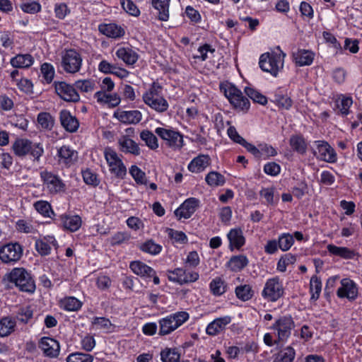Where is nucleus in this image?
Listing matches in <instances>:
<instances>
[{
    "mask_svg": "<svg viewBox=\"0 0 362 362\" xmlns=\"http://www.w3.org/2000/svg\"><path fill=\"white\" fill-rule=\"evenodd\" d=\"M353 104V100L351 97L343 96L339 101L337 107L342 115H347L349 113V108Z\"/></svg>",
    "mask_w": 362,
    "mask_h": 362,
    "instance_id": "nucleus-60",
    "label": "nucleus"
},
{
    "mask_svg": "<svg viewBox=\"0 0 362 362\" xmlns=\"http://www.w3.org/2000/svg\"><path fill=\"white\" fill-rule=\"evenodd\" d=\"M180 354L177 348H165L160 351L162 362H178Z\"/></svg>",
    "mask_w": 362,
    "mask_h": 362,
    "instance_id": "nucleus-39",
    "label": "nucleus"
},
{
    "mask_svg": "<svg viewBox=\"0 0 362 362\" xmlns=\"http://www.w3.org/2000/svg\"><path fill=\"white\" fill-rule=\"evenodd\" d=\"M227 285L221 277H216L209 284V288L213 295L220 296L226 291Z\"/></svg>",
    "mask_w": 362,
    "mask_h": 362,
    "instance_id": "nucleus-40",
    "label": "nucleus"
},
{
    "mask_svg": "<svg viewBox=\"0 0 362 362\" xmlns=\"http://www.w3.org/2000/svg\"><path fill=\"white\" fill-rule=\"evenodd\" d=\"M116 56L129 65L135 64L138 59V54L128 47H119L117 49Z\"/></svg>",
    "mask_w": 362,
    "mask_h": 362,
    "instance_id": "nucleus-33",
    "label": "nucleus"
},
{
    "mask_svg": "<svg viewBox=\"0 0 362 362\" xmlns=\"http://www.w3.org/2000/svg\"><path fill=\"white\" fill-rule=\"evenodd\" d=\"M54 86L56 93L62 100L73 103L79 101L80 96L73 86L64 81H55Z\"/></svg>",
    "mask_w": 362,
    "mask_h": 362,
    "instance_id": "nucleus-12",
    "label": "nucleus"
},
{
    "mask_svg": "<svg viewBox=\"0 0 362 362\" xmlns=\"http://www.w3.org/2000/svg\"><path fill=\"white\" fill-rule=\"evenodd\" d=\"M61 223L64 229L71 232L78 230L81 226L82 221L79 216L62 214L60 216Z\"/></svg>",
    "mask_w": 362,
    "mask_h": 362,
    "instance_id": "nucleus-28",
    "label": "nucleus"
},
{
    "mask_svg": "<svg viewBox=\"0 0 362 362\" xmlns=\"http://www.w3.org/2000/svg\"><path fill=\"white\" fill-rule=\"evenodd\" d=\"M16 326V322L8 317L0 320V337H4L10 334Z\"/></svg>",
    "mask_w": 362,
    "mask_h": 362,
    "instance_id": "nucleus-47",
    "label": "nucleus"
},
{
    "mask_svg": "<svg viewBox=\"0 0 362 362\" xmlns=\"http://www.w3.org/2000/svg\"><path fill=\"white\" fill-rule=\"evenodd\" d=\"M286 54L283 52L279 53H264L260 56L259 67L263 71L270 73L273 76H277L280 70L284 67Z\"/></svg>",
    "mask_w": 362,
    "mask_h": 362,
    "instance_id": "nucleus-3",
    "label": "nucleus"
},
{
    "mask_svg": "<svg viewBox=\"0 0 362 362\" xmlns=\"http://www.w3.org/2000/svg\"><path fill=\"white\" fill-rule=\"evenodd\" d=\"M341 286L337 289V295L340 298H347L354 300L358 297V287L351 279L345 278L341 280Z\"/></svg>",
    "mask_w": 362,
    "mask_h": 362,
    "instance_id": "nucleus-14",
    "label": "nucleus"
},
{
    "mask_svg": "<svg viewBox=\"0 0 362 362\" xmlns=\"http://www.w3.org/2000/svg\"><path fill=\"white\" fill-rule=\"evenodd\" d=\"M37 120L40 127L47 130H51L54 124V117L47 112H40Z\"/></svg>",
    "mask_w": 362,
    "mask_h": 362,
    "instance_id": "nucleus-44",
    "label": "nucleus"
},
{
    "mask_svg": "<svg viewBox=\"0 0 362 362\" xmlns=\"http://www.w3.org/2000/svg\"><path fill=\"white\" fill-rule=\"evenodd\" d=\"M140 139L151 149L156 150L158 148V141L156 136L151 131L144 129L140 133Z\"/></svg>",
    "mask_w": 362,
    "mask_h": 362,
    "instance_id": "nucleus-37",
    "label": "nucleus"
},
{
    "mask_svg": "<svg viewBox=\"0 0 362 362\" xmlns=\"http://www.w3.org/2000/svg\"><path fill=\"white\" fill-rule=\"evenodd\" d=\"M235 294L238 298L247 301L252 298L253 291L249 284L240 285L236 287Z\"/></svg>",
    "mask_w": 362,
    "mask_h": 362,
    "instance_id": "nucleus-48",
    "label": "nucleus"
},
{
    "mask_svg": "<svg viewBox=\"0 0 362 362\" xmlns=\"http://www.w3.org/2000/svg\"><path fill=\"white\" fill-rule=\"evenodd\" d=\"M296 260V258L294 255L288 253L279 259L277 263L276 269L279 272H284L286 270L287 266L291 264H293Z\"/></svg>",
    "mask_w": 362,
    "mask_h": 362,
    "instance_id": "nucleus-54",
    "label": "nucleus"
},
{
    "mask_svg": "<svg viewBox=\"0 0 362 362\" xmlns=\"http://www.w3.org/2000/svg\"><path fill=\"white\" fill-rule=\"evenodd\" d=\"M139 249L145 253L157 255L162 251L163 247L153 240L149 239L141 243L139 245Z\"/></svg>",
    "mask_w": 362,
    "mask_h": 362,
    "instance_id": "nucleus-38",
    "label": "nucleus"
},
{
    "mask_svg": "<svg viewBox=\"0 0 362 362\" xmlns=\"http://www.w3.org/2000/svg\"><path fill=\"white\" fill-rule=\"evenodd\" d=\"M33 239L35 240V249L40 255L46 256L50 254L51 247L47 242L39 240L37 236H34Z\"/></svg>",
    "mask_w": 362,
    "mask_h": 362,
    "instance_id": "nucleus-58",
    "label": "nucleus"
},
{
    "mask_svg": "<svg viewBox=\"0 0 362 362\" xmlns=\"http://www.w3.org/2000/svg\"><path fill=\"white\" fill-rule=\"evenodd\" d=\"M42 177L51 193H58L65 190V185L58 176L45 172L42 174Z\"/></svg>",
    "mask_w": 362,
    "mask_h": 362,
    "instance_id": "nucleus-19",
    "label": "nucleus"
},
{
    "mask_svg": "<svg viewBox=\"0 0 362 362\" xmlns=\"http://www.w3.org/2000/svg\"><path fill=\"white\" fill-rule=\"evenodd\" d=\"M231 317L230 316H224L215 319L210 322L206 329V332L210 336H215L225 329L226 327L230 323Z\"/></svg>",
    "mask_w": 362,
    "mask_h": 362,
    "instance_id": "nucleus-22",
    "label": "nucleus"
},
{
    "mask_svg": "<svg viewBox=\"0 0 362 362\" xmlns=\"http://www.w3.org/2000/svg\"><path fill=\"white\" fill-rule=\"evenodd\" d=\"M40 348L45 356L55 358L60 352V345L58 341L51 337H42L40 339Z\"/></svg>",
    "mask_w": 362,
    "mask_h": 362,
    "instance_id": "nucleus-15",
    "label": "nucleus"
},
{
    "mask_svg": "<svg viewBox=\"0 0 362 362\" xmlns=\"http://www.w3.org/2000/svg\"><path fill=\"white\" fill-rule=\"evenodd\" d=\"M285 289L279 276L268 279L261 292L262 297L267 302H276L284 296Z\"/></svg>",
    "mask_w": 362,
    "mask_h": 362,
    "instance_id": "nucleus-4",
    "label": "nucleus"
},
{
    "mask_svg": "<svg viewBox=\"0 0 362 362\" xmlns=\"http://www.w3.org/2000/svg\"><path fill=\"white\" fill-rule=\"evenodd\" d=\"M130 235L127 232H117L111 238V245H120L129 240Z\"/></svg>",
    "mask_w": 362,
    "mask_h": 362,
    "instance_id": "nucleus-64",
    "label": "nucleus"
},
{
    "mask_svg": "<svg viewBox=\"0 0 362 362\" xmlns=\"http://www.w3.org/2000/svg\"><path fill=\"white\" fill-rule=\"evenodd\" d=\"M98 30L103 35L112 38H119L124 35V30L115 23L100 24L98 25Z\"/></svg>",
    "mask_w": 362,
    "mask_h": 362,
    "instance_id": "nucleus-24",
    "label": "nucleus"
},
{
    "mask_svg": "<svg viewBox=\"0 0 362 362\" xmlns=\"http://www.w3.org/2000/svg\"><path fill=\"white\" fill-rule=\"evenodd\" d=\"M199 206V200L196 198H189L186 199L175 211V215L179 218H189L195 212Z\"/></svg>",
    "mask_w": 362,
    "mask_h": 362,
    "instance_id": "nucleus-17",
    "label": "nucleus"
},
{
    "mask_svg": "<svg viewBox=\"0 0 362 362\" xmlns=\"http://www.w3.org/2000/svg\"><path fill=\"white\" fill-rule=\"evenodd\" d=\"M95 83L91 80H78L75 82V86L82 92L88 93L94 89Z\"/></svg>",
    "mask_w": 362,
    "mask_h": 362,
    "instance_id": "nucleus-62",
    "label": "nucleus"
},
{
    "mask_svg": "<svg viewBox=\"0 0 362 362\" xmlns=\"http://www.w3.org/2000/svg\"><path fill=\"white\" fill-rule=\"evenodd\" d=\"M60 122L62 127L69 132L77 131L79 123L78 119L71 115L69 111L62 110L59 113Z\"/></svg>",
    "mask_w": 362,
    "mask_h": 362,
    "instance_id": "nucleus-23",
    "label": "nucleus"
},
{
    "mask_svg": "<svg viewBox=\"0 0 362 362\" xmlns=\"http://www.w3.org/2000/svg\"><path fill=\"white\" fill-rule=\"evenodd\" d=\"M143 100L146 105L160 113L167 111L169 107L168 101L163 96L152 98H147V99Z\"/></svg>",
    "mask_w": 362,
    "mask_h": 362,
    "instance_id": "nucleus-31",
    "label": "nucleus"
},
{
    "mask_svg": "<svg viewBox=\"0 0 362 362\" xmlns=\"http://www.w3.org/2000/svg\"><path fill=\"white\" fill-rule=\"evenodd\" d=\"M113 117L124 124H138L142 119V114L139 110H117Z\"/></svg>",
    "mask_w": 362,
    "mask_h": 362,
    "instance_id": "nucleus-18",
    "label": "nucleus"
},
{
    "mask_svg": "<svg viewBox=\"0 0 362 362\" xmlns=\"http://www.w3.org/2000/svg\"><path fill=\"white\" fill-rule=\"evenodd\" d=\"M249 260L244 255L232 256L227 263L229 269L234 272H240L247 266Z\"/></svg>",
    "mask_w": 362,
    "mask_h": 362,
    "instance_id": "nucleus-32",
    "label": "nucleus"
},
{
    "mask_svg": "<svg viewBox=\"0 0 362 362\" xmlns=\"http://www.w3.org/2000/svg\"><path fill=\"white\" fill-rule=\"evenodd\" d=\"M44 152L42 146L39 143L24 141V167L30 169L39 163Z\"/></svg>",
    "mask_w": 362,
    "mask_h": 362,
    "instance_id": "nucleus-6",
    "label": "nucleus"
},
{
    "mask_svg": "<svg viewBox=\"0 0 362 362\" xmlns=\"http://www.w3.org/2000/svg\"><path fill=\"white\" fill-rule=\"evenodd\" d=\"M317 151H314V155L320 160L334 163L337 161V153L334 149L325 141H315Z\"/></svg>",
    "mask_w": 362,
    "mask_h": 362,
    "instance_id": "nucleus-13",
    "label": "nucleus"
},
{
    "mask_svg": "<svg viewBox=\"0 0 362 362\" xmlns=\"http://www.w3.org/2000/svg\"><path fill=\"white\" fill-rule=\"evenodd\" d=\"M210 164L208 155H199L193 158L188 165V170L192 173H200L204 170Z\"/></svg>",
    "mask_w": 362,
    "mask_h": 362,
    "instance_id": "nucleus-27",
    "label": "nucleus"
},
{
    "mask_svg": "<svg viewBox=\"0 0 362 362\" xmlns=\"http://www.w3.org/2000/svg\"><path fill=\"white\" fill-rule=\"evenodd\" d=\"M119 150L124 153H130L134 156H139L141 149L139 144L127 136H122L118 139Z\"/></svg>",
    "mask_w": 362,
    "mask_h": 362,
    "instance_id": "nucleus-20",
    "label": "nucleus"
},
{
    "mask_svg": "<svg viewBox=\"0 0 362 362\" xmlns=\"http://www.w3.org/2000/svg\"><path fill=\"white\" fill-rule=\"evenodd\" d=\"M9 282L13 284L21 291H23V268H14L7 275Z\"/></svg>",
    "mask_w": 362,
    "mask_h": 362,
    "instance_id": "nucleus-43",
    "label": "nucleus"
},
{
    "mask_svg": "<svg viewBox=\"0 0 362 362\" xmlns=\"http://www.w3.org/2000/svg\"><path fill=\"white\" fill-rule=\"evenodd\" d=\"M129 173L137 184L146 185V174L136 165H132L129 169Z\"/></svg>",
    "mask_w": 362,
    "mask_h": 362,
    "instance_id": "nucleus-52",
    "label": "nucleus"
},
{
    "mask_svg": "<svg viewBox=\"0 0 362 362\" xmlns=\"http://www.w3.org/2000/svg\"><path fill=\"white\" fill-rule=\"evenodd\" d=\"M120 4L122 8L129 15L136 17L140 15V10L132 0H120Z\"/></svg>",
    "mask_w": 362,
    "mask_h": 362,
    "instance_id": "nucleus-53",
    "label": "nucleus"
},
{
    "mask_svg": "<svg viewBox=\"0 0 362 362\" xmlns=\"http://www.w3.org/2000/svg\"><path fill=\"white\" fill-rule=\"evenodd\" d=\"M167 233L168 236L173 240L174 243L185 244L187 242V235L182 231L168 228Z\"/></svg>",
    "mask_w": 362,
    "mask_h": 362,
    "instance_id": "nucleus-57",
    "label": "nucleus"
},
{
    "mask_svg": "<svg viewBox=\"0 0 362 362\" xmlns=\"http://www.w3.org/2000/svg\"><path fill=\"white\" fill-rule=\"evenodd\" d=\"M296 356L295 350L291 346L281 350L273 362H293Z\"/></svg>",
    "mask_w": 362,
    "mask_h": 362,
    "instance_id": "nucleus-46",
    "label": "nucleus"
},
{
    "mask_svg": "<svg viewBox=\"0 0 362 362\" xmlns=\"http://www.w3.org/2000/svg\"><path fill=\"white\" fill-rule=\"evenodd\" d=\"M229 241V247L233 250V247L239 250L245 243V238L243 236V231L240 228H233L227 234Z\"/></svg>",
    "mask_w": 362,
    "mask_h": 362,
    "instance_id": "nucleus-25",
    "label": "nucleus"
},
{
    "mask_svg": "<svg viewBox=\"0 0 362 362\" xmlns=\"http://www.w3.org/2000/svg\"><path fill=\"white\" fill-rule=\"evenodd\" d=\"M58 162L66 167L73 165L78 160V152L69 146H62L57 150Z\"/></svg>",
    "mask_w": 362,
    "mask_h": 362,
    "instance_id": "nucleus-16",
    "label": "nucleus"
},
{
    "mask_svg": "<svg viewBox=\"0 0 362 362\" xmlns=\"http://www.w3.org/2000/svg\"><path fill=\"white\" fill-rule=\"evenodd\" d=\"M82 176L83 181L87 185L96 187L100 184V180L98 178L97 174L90 169L83 170Z\"/></svg>",
    "mask_w": 362,
    "mask_h": 362,
    "instance_id": "nucleus-56",
    "label": "nucleus"
},
{
    "mask_svg": "<svg viewBox=\"0 0 362 362\" xmlns=\"http://www.w3.org/2000/svg\"><path fill=\"white\" fill-rule=\"evenodd\" d=\"M104 156L110 173L117 177H123L126 175L127 169L117 152L108 147L105 149Z\"/></svg>",
    "mask_w": 362,
    "mask_h": 362,
    "instance_id": "nucleus-10",
    "label": "nucleus"
},
{
    "mask_svg": "<svg viewBox=\"0 0 362 362\" xmlns=\"http://www.w3.org/2000/svg\"><path fill=\"white\" fill-rule=\"evenodd\" d=\"M189 318V315L185 311H178L160 318L158 320V335L165 336L171 334Z\"/></svg>",
    "mask_w": 362,
    "mask_h": 362,
    "instance_id": "nucleus-1",
    "label": "nucleus"
},
{
    "mask_svg": "<svg viewBox=\"0 0 362 362\" xmlns=\"http://www.w3.org/2000/svg\"><path fill=\"white\" fill-rule=\"evenodd\" d=\"M33 206L35 210L44 217L53 218L55 216L51 204L47 201H37L33 204Z\"/></svg>",
    "mask_w": 362,
    "mask_h": 362,
    "instance_id": "nucleus-36",
    "label": "nucleus"
},
{
    "mask_svg": "<svg viewBox=\"0 0 362 362\" xmlns=\"http://www.w3.org/2000/svg\"><path fill=\"white\" fill-rule=\"evenodd\" d=\"M23 249L20 244L11 243L0 247V259L7 264H13L18 261L22 255Z\"/></svg>",
    "mask_w": 362,
    "mask_h": 362,
    "instance_id": "nucleus-11",
    "label": "nucleus"
},
{
    "mask_svg": "<svg viewBox=\"0 0 362 362\" xmlns=\"http://www.w3.org/2000/svg\"><path fill=\"white\" fill-rule=\"evenodd\" d=\"M289 144L293 151L300 154H304L307 150V144L302 135H292L289 139Z\"/></svg>",
    "mask_w": 362,
    "mask_h": 362,
    "instance_id": "nucleus-35",
    "label": "nucleus"
},
{
    "mask_svg": "<svg viewBox=\"0 0 362 362\" xmlns=\"http://www.w3.org/2000/svg\"><path fill=\"white\" fill-rule=\"evenodd\" d=\"M245 93L255 103H257L261 105H265L267 103V99L264 95L252 88L246 87L245 88Z\"/></svg>",
    "mask_w": 362,
    "mask_h": 362,
    "instance_id": "nucleus-55",
    "label": "nucleus"
},
{
    "mask_svg": "<svg viewBox=\"0 0 362 362\" xmlns=\"http://www.w3.org/2000/svg\"><path fill=\"white\" fill-rule=\"evenodd\" d=\"M41 72L46 82L50 83L55 74L54 66L51 64L44 63L41 65Z\"/></svg>",
    "mask_w": 362,
    "mask_h": 362,
    "instance_id": "nucleus-59",
    "label": "nucleus"
},
{
    "mask_svg": "<svg viewBox=\"0 0 362 362\" xmlns=\"http://www.w3.org/2000/svg\"><path fill=\"white\" fill-rule=\"evenodd\" d=\"M220 88L235 109L243 112L249 110L250 103L248 98L235 85L231 83H223L220 85Z\"/></svg>",
    "mask_w": 362,
    "mask_h": 362,
    "instance_id": "nucleus-2",
    "label": "nucleus"
},
{
    "mask_svg": "<svg viewBox=\"0 0 362 362\" xmlns=\"http://www.w3.org/2000/svg\"><path fill=\"white\" fill-rule=\"evenodd\" d=\"M41 5L35 1H24V13L35 14L40 11Z\"/></svg>",
    "mask_w": 362,
    "mask_h": 362,
    "instance_id": "nucleus-63",
    "label": "nucleus"
},
{
    "mask_svg": "<svg viewBox=\"0 0 362 362\" xmlns=\"http://www.w3.org/2000/svg\"><path fill=\"white\" fill-rule=\"evenodd\" d=\"M94 98L101 105H107L109 107H117L121 101L117 93H107L104 90H99L94 94Z\"/></svg>",
    "mask_w": 362,
    "mask_h": 362,
    "instance_id": "nucleus-21",
    "label": "nucleus"
},
{
    "mask_svg": "<svg viewBox=\"0 0 362 362\" xmlns=\"http://www.w3.org/2000/svg\"><path fill=\"white\" fill-rule=\"evenodd\" d=\"M94 357L89 354L74 352L70 354L66 358V362H93Z\"/></svg>",
    "mask_w": 362,
    "mask_h": 362,
    "instance_id": "nucleus-50",
    "label": "nucleus"
},
{
    "mask_svg": "<svg viewBox=\"0 0 362 362\" xmlns=\"http://www.w3.org/2000/svg\"><path fill=\"white\" fill-rule=\"evenodd\" d=\"M82 62L81 54L74 49H70L62 55V66L66 73L76 74L80 71Z\"/></svg>",
    "mask_w": 362,
    "mask_h": 362,
    "instance_id": "nucleus-7",
    "label": "nucleus"
},
{
    "mask_svg": "<svg viewBox=\"0 0 362 362\" xmlns=\"http://www.w3.org/2000/svg\"><path fill=\"white\" fill-rule=\"evenodd\" d=\"M296 64L299 66H309L314 59V54L306 49H299L293 54Z\"/></svg>",
    "mask_w": 362,
    "mask_h": 362,
    "instance_id": "nucleus-30",
    "label": "nucleus"
},
{
    "mask_svg": "<svg viewBox=\"0 0 362 362\" xmlns=\"http://www.w3.org/2000/svg\"><path fill=\"white\" fill-rule=\"evenodd\" d=\"M92 325L98 329L110 332L113 325L108 318L103 317H94L91 321Z\"/></svg>",
    "mask_w": 362,
    "mask_h": 362,
    "instance_id": "nucleus-49",
    "label": "nucleus"
},
{
    "mask_svg": "<svg viewBox=\"0 0 362 362\" xmlns=\"http://www.w3.org/2000/svg\"><path fill=\"white\" fill-rule=\"evenodd\" d=\"M205 181L210 187L223 186L226 182L225 177L216 171L209 172L205 177Z\"/></svg>",
    "mask_w": 362,
    "mask_h": 362,
    "instance_id": "nucleus-41",
    "label": "nucleus"
},
{
    "mask_svg": "<svg viewBox=\"0 0 362 362\" xmlns=\"http://www.w3.org/2000/svg\"><path fill=\"white\" fill-rule=\"evenodd\" d=\"M322 282L319 277L314 275L310 281V293H311V300H317L321 293Z\"/></svg>",
    "mask_w": 362,
    "mask_h": 362,
    "instance_id": "nucleus-45",
    "label": "nucleus"
},
{
    "mask_svg": "<svg viewBox=\"0 0 362 362\" xmlns=\"http://www.w3.org/2000/svg\"><path fill=\"white\" fill-rule=\"evenodd\" d=\"M59 305L66 311H77L81 308L82 303L75 297L68 296L62 298L59 302Z\"/></svg>",
    "mask_w": 362,
    "mask_h": 362,
    "instance_id": "nucleus-34",
    "label": "nucleus"
},
{
    "mask_svg": "<svg viewBox=\"0 0 362 362\" xmlns=\"http://www.w3.org/2000/svg\"><path fill=\"white\" fill-rule=\"evenodd\" d=\"M131 270L141 277L150 278L154 274V269L141 261H133L130 263Z\"/></svg>",
    "mask_w": 362,
    "mask_h": 362,
    "instance_id": "nucleus-29",
    "label": "nucleus"
},
{
    "mask_svg": "<svg viewBox=\"0 0 362 362\" xmlns=\"http://www.w3.org/2000/svg\"><path fill=\"white\" fill-rule=\"evenodd\" d=\"M327 250L329 253L344 259H351L354 256V251L345 247H338L334 245H329L327 246Z\"/></svg>",
    "mask_w": 362,
    "mask_h": 362,
    "instance_id": "nucleus-42",
    "label": "nucleus"
},
{
    "mask_svg": "<svg viewBox=\"0 0 362 362\" xmlns=\"http://www.w3.org/2000/svg\"><path fill=\"white\" fill-rule=\"evenodd\" d=\"M153 8L158 11V19L161 21L169 20V7L170 0H151Z\"/></svg>",
    "mask_w": 362,
    "mask_h": 362,
    "instance_id": "nucleus-26",
    "label": "nucleus"
},
{
    "mask_svg": "<svg viewBox=\"0 0 362 362\" xmlns=\"http://www.w3.org/2000/svg\"><path fill=\"white\" fill-rule=\"evenodd\" d=\"M155 133L165 141L168 147L174 150L180 149L184 145L182 135L179 132L175 131L173 129L157 127L155 129Z\"/></svg>",
    "mask_w": 362,
    "mask_h": 362,
    "instance_id": "nucleus-9",
    "label": "nucleus"
},
{
    "mask_svg": "<svg viewBox=\"0 0 362 362\" xmlns=\"http://www.w3.org/2000/svg\"><path fill=\"white\" fill-rule=\"evenodd\" d=\"M168 277L170 281L177 283L179 285L188 284L197 281L199 278L197 272L183 267L176 268L168 272Z\"/></svg>",
    "mask_w": 362,
    "mask_h": 362,
    "instance_id": "nucleus-8",
    "label": "nucleus"
},
{
    "mask_svg": "<svg viewBox=\"0 0 362 362\" xmlns=\"http://www.w3.org/2000/svg\"><path fill=\"white\" fill-rule=\"evenodd\" d=\"M162 86L158 82H153L150 88L143 95V100L147 98H156L161 96Z\"/></svg>",
    "mask_w": 362,
    "mask_h": 362,
    "instance_id": "nucleus-61",
    "label": "nucleus"
},
{
    "mask_svg": "<svg viewBox=\"0 0 362 362\" xmlns=\"http://www.w3.org/2000/svg\"><path fill=\"white\" fill-rule=\"evenodd\" d=\"M295 324L291 316L285 315L276 320L271 329L274 331L279 341L285 342L291 336Z\"/></svg>",
    "mask_w": 362,
    "mask_h": 362,
    "instance_id": "nucleus-5",
    "label": "nucleus"
},
{
    "mask_svg": "<svg viewBox=\"0 0 362 362\" xmlns=\"http://www.w3.org/2000/svg\"><path fill=\"white\" fill-rule=\"evenodd\" d=\"M279 247L282 251L288 250L294 243L293 235L290 233H282L278 238Z\"/></svg>",
    "mask_w": 362,
    "mask_h": 362,
    "instance_id": "nucleus-51",
    "label": "nucleus"
}]
</instances>
